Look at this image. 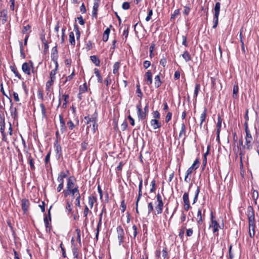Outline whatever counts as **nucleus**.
<instances>
[{"label":"nucleus","instance_id":"f257e3e1","mask_svg":"<svg viewBox=\"0 0 259 259\" xmlns=\"http://www.w3.org/2000/svg\"><path fill=\"white\" fill-rule=\"evenodd\" d=\"M209 228L212 229V232L215 236H218V231L220 229H223L224 228V224L221 226L215 219L213 215V213L211 211L210 213V223L209 226Z\"/></svg>","mask_w":259,"mask_h":259},{"label":"nucleus","instance_id":"f03ea898","mask_svg":"<svg viewBox=\"0 0 259 259\" xmlns=\"http://www.w3.org/2000/svg\"><path fill=\"white\" fill-rule=\"evenodd\" d=\"M76 179L74 176L67 178L66 189L63 191V193L64 194H66V193H68L70 190L78 186L76 184Z\"/></svg>","mask_w":259,"mask_h":259},{"label":"nucleus","instance_id":"7ed1b4c3","mask_svg":"<svg viewBox=\"0 0 259 259\" xmlns=\"http://www.w3.org/2000/svg\"><path fill=\"white\" fill-rule=\"evenodd\" d=\"M199 164V159H196L194 161V163L191 165V166L188 169V170H187V172H186V176L185 177V179H184V180L186 182L188 183L190 181L191 178H189V176L192 173L193 170L194 169H196L198 168Z\"/></svg>","mask_w":259,"mask_h":259},{"label":"nucleus","instance_id":"20e7f679","mask_svg":"<svg viewBox=\"0 0 259 259\" xmlns=\"http://www.w3.org/2000/svg\"><path fill=\"white\" fill-rule=\"evenodd\" d=\"M220 7L221 4L219 2H217L215 4V6L214 8V14L213 19V25L212 26L213 28H215L218 24L219 22V16L220 15Z\"/></svg>","mask_w":259,"mask_h":259},{"label":"nucleus","instance_id":"39448f33","mask_svg":"<svg viewBox=\"0 0 259 259\" xmlns=\"http://www.w3.org/2000/svg\"><path fill=\"white\" fill-rule=\"evenodd\" d=\"M246 215L248 220V224L251 223L252 225L253 222H255L254 212L252 206H248L247 209Z\"/></svg>","mask_w":259,"mask_h":259},{"label":"nucleus","instance_id":"423d86ee","mask_svg":"<svg viewBox=\"0 0 259 259\" xmlns=\"http://www.w3.org/2000/svg\"><path fill=\"white\" fill-rule=\"evenodd\" d=\"M117 233V238L119 242V245H121L123 242L124 238V233L123 228L121 226H118L116 228Z\"/></svg>","mask_w":259,"mask_h":259},{"label":"nucleus","instance_id":"0eeeda50","mask_svg":"<svg viewBox=\"0 0 259 259\" xmlns=\"http://www.w3.org/2000/svg\"><path fill=\"white\" fill-rule=\"evenodd\" d=\"M51 207H52V206L50 207V208L48 211L49 218H48V217L47 215H46L44 219L47 232H50L51 231V226L50 222L51 221V218L50 209H51Z\"/></svg>","mask_w":259,"mask_h":259},{"label":"nucleus","instance_id":"6e6552de","mask_svg":"<svg viewBox=\"0 0 259 259\" xmlns=\"http://www.w3.org/2000/svg\"><path fill=\"white\" fill-rule=\"evenodd\" d=\"M33 63L30 61L29 63L25 62L22 65V70L24 73L27 75L30 74L31 67H32Z\"/></svg>","mask_w":259,"mask_h":259},{"label":"nucleus","instance_id":"1a4fd4ad","mask_svg":"<svg viewBox=\"0 0 259 259\" xmlns=\"http://www.w3.org/2000/svg\"><path fill=\"white\" fill-rule=\"evenodd\" d=\"M69 96L68 94L62 95L61 97H60L59 99V105L58 106L61 105V102L63 101L62 107L63 109H65L67 107V104L69 102Z\"/></svg>","mask_w":259,"mask_h":259},{"label":"nucleus","instance_id":"9d476101","mask_svg":"<svg viewBox=\"0 0 259 259\" xmlns=\"http://www.w3.org/2000/svg\"><path fill=\"white\" fill-rule=\"evenodd\" d=\"M183 200L184 203V208L185 210L188 211L190 208V204L189 199V194L188 192H185L183 196Z\"/></svg>","mask_w":259,"mask_h":259},{"label":"nucleus","instance_id":"9b49d317","mask_svg":"<svg viewBox=\"0 0 259 259\" xmlns=\"http://www.w3.org/2000/svg\"><path fill=\"white\" fill-rule=\"evenodd\" d=\"M138 111H137V116L139 120H143V123L145 124V123H147L146 120H145L148 114L146 113L145 112L143 111L142 109H140Z\"/></svg>","mask_w":259,"mask_h":259},{"label":"nucleus","instance_id":"f8f14e48","mask_svg":"<svg viewBox=\"0 0 259 259\" xmlns=\"http://www.w3.org/2000/svg\"><path fill=\"white\" fill-rule=\"evenodd\" d=\"M70 195H71L73 198L78 195H80L78 186L75 187V188L70 190V191L68 192V193H66V194H64L65 197H66Z\"/></svg>","mask_w":259,"mask_h":259},{"label":"nucleus","instance_id":"ddd939ff","mask_svg":"<svg viewBox=\"0 0 259 259\" xmlns=\"http://www.w3.org/2000/svg\"><path fill=\"white\" fill-rule=\"evenodd\" d=\"M100 0H94V5L93 7V11H92V16L93 17L96 18L97 17L98 8L100 5Z\"/></svg>","mask_w":259,"mask_h":259},{"label":"nucleus","instance_id":"4468645a","mask_svg":"<svg viewBox=\"0 0 259 259\" xmlns=\"http://www.w3.org/2000/svg\"><path fill=\"white\" fill-rule=\"evenodd\" d=\"M69 172L68 170L61 171L58 175L57 178V181L59 183H63L64 182V179L67 177Z\"/></svg>","mask_w":259,"mask_h":259},{"label":"nucleus","instance_id":"2eb2a0df","mask_svg":"<svg viewBox=\"0 0 259 259\" xmlns=\"http://www.w3.org/2000/svg\"><path fill=\"white\" fill-rule=\"evenodd\" d=\"M253 143V138H245V145L243 147L247 150H250L252 149Z\"/></svg>","mask_w":259,"mask_h":259},{"label":"nucleus","instance_id":"dca6fc26","mask_svg":"<svg viewBox=\"0 0 259 259\" xmlns=\"http://www.w3.org/2000/svg\"><path fill=\"white\" fill-rule=\"evenodd\" d=\"M255 222H253L252 226L251 223L248 224V233L249 237L251 238H254L255 236Z\"/></svg>","mask_w":259,"mask_h":259},{"label":"nucleus","instance_id":"f3484780","mask_svg":"<svg viewBox=\"0 0 259 259\" xmlns=\"http://www.w3.org/2000/svg\"><path fill=\"white\" fill-rule=\"evenodd\" d=\"M10 101L11 103V106L10 109L11 115L14 119H16L18 117L17 110L16 107H13V104L11 99H10Z\"/></svg>","mask_w":259,"mask_h":259},{"label":"nucleus","instance_id":"a211bd4d","mask_svg":"<svg viewBox=\"0 0 259 259\" xmlns=\"http://www.w3.org/2000/svg\"><path fill=\"white\" fill-rule=\"evenodd\" d=\"M30 206V203L28 199H23L21 200V207L24 213L28 210Z\"/></svg>","mask_w":259,"mask_h":259},{"label":"nucleus","instance_id":"6ab92c4d","mask_svg":"<svg viewBox=\"0 0 259 259\" xmlns=\"http://www.w3.org/2000/svg\"><path fill=\"white\" fill-rule=\"evenodd\" d=\"M145 77L146 83L148 85H150L152 83V74L150 70L147 71L145 74Z\"/></svg>","mask_w":259,"mask_h":259},{"label":"nucleus","instance_id":"aec40b11","mask_svg":"<svg viewBox=\"0 0 259 259\" xmlns=\"http://www.w3.org/2000/svg\"><path fill=\"white\" fill-rule=\"evenodd\" d=\"M98 114L96 112H95L92 116L90 115H88L84 117V119L87 120L86 123L89 124L91 122H94L95 121L97 120Z\"/></svg>","mask_w":259,"mask_h":259},{"label":"nucleus","instance_id":"412c9836","mask_svg":"<svg viewBox=\"0 0 259 259\" xmlns=\"http://www.w3.org/2000/svg\"><path fill=\"white\" fill-rule=\"evenodd\" d=\"M59 120H60V132L62 134L66 132L67 128L65 125V122L64 120L63 117L62 115L60 114L59 115Z\"/></svg>","mask_w":259,"mask_h":259},{"label":"nucleus","instance_id":"4be33fe9","mask_svg":"<svg viewBox=\"0 0 259 259\" xmlns=\"http://www.w3.org/2000/svg\"><path fill=\"white\" fill-rule=\"evenodd\" d=\"M150 124L154 130L159 128L161 126V122L156 119H152L150 121Z\"/></svg>","mask_w":259,"mask_h":259},{"label":"nucleus","instance_id":"5701e85b","mask_svg":"<svg viewBox=\"0 0 259 259\" xmlns=\"http://www.w3.org/2000/svg\"><path fill=\"white\" fill-rule=\"evenodd\" d=\"M179 138H183V141L186 139V127L184 123L181 125V128L179 133Z\"/></svg>","mask_w":259,"mask_h":259},{"label":"nucleus","instance_id":"b1692460","mask_svg":"<svg viewBox=\"0 0 259 259\" xmlns=\"http://www.w3.org/2000/svg\"><path fill=\"white\" fill-rule=\"evenodd\" d=\"M58 68V62H56V65H55V68L52 70L50 73V79H53L55 81L56 78V75L57 72Z\"/></svg>","mask_w":259,"mask_h":259},{"label":"nucleus","instance_id":"393cba45","mask_svg":"<svg viewBox=\"0 0 259 259\" xmlns=\"http://www.w3.org/2000/svg\"><path fill=\"white\" fill-rule=\"evenodd\" d=\"M51 57L52 60L55 61L56 64V62H57V60L58 58V51L57 46H55L52 48L51 52Z\"/></svg>","mask_w":259,"mask_h":259},{"label":"nucleus","instance_id":"a878e982","mask_svg":"<svg viewBox=\"0 0 259 259\" xmlns=\"http://www.w3.org/2000/svg\"><path fill=\"white\" fill-rule=\"evenodd\" d=\"M26 157L28 159L29 164H30L31 169L32 170H34L35 169V166L34 164L33 159L32 158V157L31 156V153L27 152Z\"/></svg>","mask_w":259,"mask_h":259},{"label":"nucleus","instance_id":"bb28decb","mask_svg":"<svg viewBox=\"0 0 259 259\" xmlns=\"http://www.w3.org/2000/svg\"><path fill=\"white\" fill-rule=\"evenodd\" d=\"M72 251L74 258L76 259H81V257H79L78 248L76 245H73L72 247Z\"/></svg>","mask_w":259,"mask_h":259},{"label":"nucleus","instance_id":"cd10ccee","mask_svg":"<svg viewBox=\"0 0 259 259\" xmlns=\"http://www.w3.org/2000/svg\"><path fill=\"white\" fill-rule=\"evenodd\" d=\"M83 213V217L85 218L84 222L85 223L87 224L88 222V215L89 213H92V211H90L89 207L87 205H85Z\"/></svg>","mask_w":259,"mask_h":259},{"label":"nucleus","instance_id":"c85d7f7f","mask_svg":"<svg viewBox=\"0 0 259 259\" xmlns=\"http://www.w3.org/2000/svg\"><path fill=\"white\" fill-rule=\"evenodd\" d=\"M206 113H207V109L206 108H204V109L203 111L202 112V113L201 114L200 117V126H202V123L205 120L206 117Z\"/></svg>","mask_w":259,"mask_h":259},{"label":"nucleus","instance_id":"c756f323","mask_svg":"<svg viewBox=\"0 0 259 259\" xmlns=\"http://www.w3.org/2000/svg\"><path fill=\"white\" fill-rule=\"evenodd\" d=\"M96 201H97L96 197H95L94 196H90L89 197L88 203H89V205L90 206L91 208H93V207L94 206V202Z\"/></svg>","mask_w":259,"mask_h":259},{"label":"nucleus","instance_id":"7c9ffc66","mask_svg":"<svg viewBox=\"0 0 259 259\" xmlns=\"http://www.w3.org/2000/svg\"><path fill=\"white\" fill-rule=\"evenodd\" d=\"M197 224L198 225H201L203 222V219H202V211L200 208L198 209V212H197Z\"/></svg>","mask_w":259,"mask_h":259},{"label":"nucleus","instance_id":"2f4dec72","mask_svg":"<svg viewBox=\"0 0 259 259\" xmlns=\"http://www.w3.org/2000/svg\"><path fill=\"white\" fill-rule=\"evenodd\" d=\"M90 59L92 61V62L95 64L96 66H100V61L96 56H91L90 57Z\"/></svg>","mask_w":259,"mask_h":259},{"label":"nucleus","instance_id":"473e14b6","mask_svg":"<svg viewBox=\"0 0 259 259\" xmlns=\"http://www.w3.org/2000/svg\"><path fill=\"white\" fill-rule=\"evenodd\" d=\"M110 32V29L109 28H107L106 30L104 31L103 35V40L104 41H107L108 40Z\"/></svg>","mask_w":259,"mask_h":259},{"label":"nucleus","instance_id":"72a5a7b5","mask_svg":"<svg viewBox=\"0 0 259 259\" xmlns=\"http://www.w3.org/2000/svg\"><path fill=\"white\" fill-rule=\"evenodd\" d=\"M161 84L159 74L156 75L154 78V85L156 88H159Z\"/></svg>","mask_w":259,"mask_h":259},{"label":"nucleus","instance_id":"f704fd0d","mask_svg":"<svg viewBox=\"0 0 259 259\" xmlns=\"http://www.w3.org/2000/svg\"><path fill=\"white\" fill-rule=\"evenodd\" d=\"M94 73L95 74L96 76L98 78V82H100V83H102L103 82V78L100 74L99 70L97 68H95L94 69Z\"/></svg>","mask_w":259,"mask_h":259},{"label":"nucleus","instance_id":"c9c22d12","mask_svg":"<svg viewBox=\"0 0 259 259\" xmlns=\"http://www.w3.org/2000/svg\"><path fill=\"white\" fill-rule=\"evenodd\" d=\"M11 70L15 74V76H17L19 79H21V76L18 72L16 67L15 65L10 66Z\"/></svg>","mask_w":259,"mask_h":259},{"label":"nucleus","instance_id":"e433bc0d","mask_svg":"<svg viewBox=\"0 0 259 259\" xmlns=\"http://www.w3.org/2000/svg\"><path fill=\"white\" fill-rule=\"evenodd\" d=\"M222 120L221 116L220 115H218V122H217V133H218V134L220 133L221 128V126H222Z\"/></svg>","mask_w":259,"mask_h":259},{"label":"nucleus","instance_id":"4c0bfd02","mask_svg":"<svg viewBox=\"0 0 259 259\" xmlns=\"http://www.w3.org/2000/svg\"><path fill=\"white\" fill-rule=\"evenodd\" d=\"M69 41L71 45L74 46L75 44V40L74 38V34L73 32H70L69 35Z\"/></svg>","mask_w":259,"mask_h":259},{"label":"nucleus","instance_id":"58836bf2","mask_svg":"<svg viewBox=\"0 0 259 259\" xmlns=\"http://www.w3.org/2000/svg\"><path fill=\"white\" fill-rule=\"evenodd\" d=\"M200 90V85L199 83H196L195 87V90L194 93V98L196 100L197 97L198 96V93Z\"/></svg>","mask_w":259,"mask_h":259},{"label":"nucleus","instance_id":"ea45409f","mask_svg":"<svg viewBox=\"0 0 259 259\" xmlns=\"http://www.w3.org/2000/svg\"><path fill=\"white\" fill-rule=\"evenodd\" d=\"M163 206V203H158L157 206L155 207V209L157 212V214H160L162 212Z\"/></svg>","mask_w":259,"mask_h":259},{"label":"nucleus","instance_id":"a19ab883","mask_svg":"<svg viewBox=\"0 0 259 259\" xmlns=\"http://www.w3.org/2000/svg\"><path fill=\"white\" fill-rule=\"evenodd\" d=\"M182 55L186 62H188L191 60V57L187 51H185Z\"/></svg>","mask_w":259,"mask_h":259},{"label":"nucleus","instance_id":"79ce46f5","mask_svg":"<svg viewBox=\"0 0 259 259\" xmlns=\"http://www.w3.org/2000/svg\"><path fill=\"white\" fill-rule=\"evenodd\" d=\"M55 80L50 79L46 84V90L48 92L50 91L51 87L53 85Z\"/></svg>","mask_w":259,"mask_h":259},{"label":"nucleus","instance_id":"37998d69","mask_svg":"<svg viewBox=\"0 0 259 259\" xmlns=\"http://www.w3.org/2000/svg\"><path fill=\"white\" fill-rule=\"evenodd\" d=\"M102 225V221H101V219H99V222L97 224V232L96 234L95 239H96V241H98V237H99V234L100 232V228L101 227Z\"/></svg>","mask_w":259,"mask_h":259},{"label":"nucleus","instance_id":"c03bdc74","mask_svg":"<svg viewBox=\"0 0 259 259\" xmlns=\"http://www.w3.org/2000/svg\"><path fill=\"white\" fill-rule=\"evenodd\" d=\"M119 67H120V63L119 62H115L113 65V73L114 74L118 73Z\"/></svg>","mask_w":259,"mask_h":259},{"label":"nucleus","instance_id":"a18cd8bd","mask_svg":"<svg viewBox=\"0 0 259 259\" xmlns=\"http://www.w3.org/2000/svg\"><path fill=\"white\" fill-rule=\"evenodd\" d=\"M87 91V87L86 83H84L83 85H80L79 87V95H81L82 94L85 93Z\"/></svg>","mask_w":259,"mask_h":259},{"label":"nucleus","instance_id":"49530a36","mask_svg":"<svg viewBox=\"0 0 259 259\" xmlns=\"http://www.w3.org/2000/svg\"><path fill=\"white\" fill-rule=\"evenodd\" d=\"M75 231L77 234V241L79 243V247L81 246V237H80V230L79 229L77 228L75 230Z\"/></svg>","mask_w":259,"mask_h":259},{"label":"nucleus","instance_id":"de8ad7c7","mask_svg":"<svg viewBox=\"0 0 259 259\" xmlns=\"http://www.w3.org/2000/svg\"><path fill=\"white\" fill-rule=\"evenodd\" d=\"M142 184H143V180H142V178H141L140 180V183H139V192H138V196L139 199H140L141 196H142Z\"/></svg>","mask_w":259,"mask_h":259},{"label":"nucleus","instance_id":"09e8293b","mask_svg":"<svg viewBox=\"0 0 259 259\" xmlns=\"http://www.w3.org/2000/svg\"><path fill=\"white\" fill-rule=\"evenodd\" d=\"M74 30L76 33V39H78L80 37V33L78 25L76 24L74 25Z\"/></svg>","mask_w":259,"mask_h":259},{"label":"nucleus","instance_id":"8fccbe9b","mask_svg":"<svg viewBox=\"0 0 259 259\" xmlns=\"http://www.w3.org/2000/svg\"><path fill=\"white\" fill-rule=\"evenodd\" d=\"M19 45H20V51L21 56L23 58H25V53L24 52V47H23V43L21 41H19Z\"/></svg>","mask_w":259,"mask_h":259},{"label":"nucleus","instance_id":"3c124183","mask_svg":"<svg viewBox=\"0 0 259 259\" xmlns=\"http://www.w3.org/2000/svg\"><path fill=\"white\" fill-rule=\"evenodd\" d=\"M40 107L41 108V111L42 117H46L47 116V112L45 106L43 103L40 104Z\"/></svg>","mask_w":259,"mask_h":259},{"label":"nucleus","instance_id":"603ef678","mask_svg":"<svg viewBox=\"0 0 259 259\" xmlns=\"http://www.w3.org/2000/svg\"><path fill=\"white\" fill-rule=\"evenodd\" d=\"M199 192H200V187H197L196 191L195 192V196H194V197L193 199V204H195L197 202Z\"/></svg>","mask_w":259,"mask_h":259},{"label":"nucleus","instance_id":"864d4df0","mask_svg":"<svg viewBox=\"0 0 259 259\" xmlns=\"http://www.w3.org/2000/svg\"><path fill=\"white\" fill-rule=\"evenodd\" d=\"M65 209L68 214H69L72 211L71 203L68 201L66 202Z\"/></svg>","mask_w":259,"mask_h":259},{"label":"nucleus","instance_id":"5fc2aeb1","mask_svg":"<svg viewBox=\"0 0 259 259\" xmlns=\"http://www.w3.org/2000/svg\"><path fill=\"white\" fill-rule=\"evenodd\" d=\"M185 227H181L179 229V236L181 239H183L185 233Z\"/></svg>","mask_w":259,"mask_h":259},{"label":"nucleus","instance_id":"6e6d98bb","mask_svg":"<svg viewBox=\"0 0 259 259\" xmlns=\"http://www.w3.org/2000/svg\"><path fill=\"white\" fill-rule=\"evenodd\" d=\"M76 198L75 200V205L78 207H80V199H81V195H78L77 196H76Z\"/></svg>","mask_w":259,"mask_h":259},{"label":"nucleus","instance_id":"4d7b16f0","mask_svg":"<svg viewBox=\"0 0 259 259\" xmlns=\"http://www.w3.org/2000/svg\"><path fill=\"white\" fill-rule=\"evenodd\" d=\"M153 15V10L151 8H148V14L147 17H146L145 20L146 21H149L151 18V16Z\"/></svg>","mask_w":259,"mask_h":259},{"label":"nucleus","instance_id":"13d9d810","mask_svg":"<svg viewBox=\"0 0 259 259\" xmlns=\"http://www.w3.org/2000/svg\"><path fill=\"white\" fill-rule=\"evenodd\" d=\"M180 14V10L177 9L175 10L173 13V14H171L170 17V20L175 19L176 17L178 16Z\"/></svg>","mask_w":259,"mask_h":259},{"label":"nucleus","instance_id":"bf43d9fd","mask_svg":"<svg viewBox=\"0 0 259 259\" xmlns=\"http://www.w3.org/2000/svg\"><path fill=\"white\" fill-rule=\"evenodd\" d=\"M88 143L85 141H83L81 144V148L82 151H85L88 149Z\"/></svg>","mask_w":259,"mask_h":259},{"label":"nucleus","instance_id":"052dcab7","mask_svg":"<svg viewBox=\"0 0 259 259\" xmlns=\"http://www.w3.org/2000/svg\"><path fill=\"white\" fill-rule=\"evenodd\" d=\"M74 71L73 70L72 73L70 75L66 77V79L64 82V83H66L67 81L71 80V79H72L74 77Z\"/></svg>","mask_w":259,"mask_h":259},{"label":"nucleus","instance_id":"680f3d73","mask_svg":"<svg viewBox=\"0 0 259 259\" xmlns=\"http://www.w3.org/2000/svg\"><path fill=\"white\" fill-rule=\"evenodd\" d=\"M152 115L154 119H159L160 117V114L157 110L153 111L152 112Z\"/></svg>","mask_w":259,"mask_h":259},{"label":"nucleus","instance_id":"e2e57ef3","mask_svg":"<svg viewBox=\"0 0 259 259\" xmlns=\"http://www.w3.org/2000/svg\"><path fill=\"white\" fill-rule=\"evenodd\" d=\"M67 124L68 126L69 129L70 130H73L75 127V125L71 120H69L67 122Z\"/></svg>","mask_w":259,"mask_h":259},{"label":"nucleus","instance_id":"0e129e2a","mask_svg":"<svg viewBox=\"0 0 259 259\" xmlns=\"http://www.w3.org/2000/svg\"><path fill=\"white\" fill-rule=\"evenodd\" d=\"M5 122H0V132L1 133V134L5 133Z\"/></svg>","mask_w":259,"mask_h":259},{"label":"nucleus","instance_id":"69168bd1","mask_svg":"<svg viewBox=\"0 0 259 259\" xmlns=\"http://www.w3.org/2000/svg\"><path fill=\"white\" fill-rule=\"evenodd\" d=\"M172 115V114L170 112H168L167 113V115L165 117V122L166 123L168 122L171 120Z\"/></svg>","mask_w":259,"mask_h":259},{"label":"nucleus","instance_id":"338daca9","mask_svg":"<svg viewBox=\"0 0 259 259\" xmlns=\"http://www.w3.org/2000/svg\"><path fill=\"white\" fill-rule=\"evenodd\" d=\"M190 10H191V9H190V8L189 7H188V6H185L184 7V12H183L184 14L185 15H188L190 13Z\"/></svg>","mask_w":259,"mask_h":259},{"label":"nucleus","instance_id":"774afa93","mask_svg":"<svg viewBox=\"0 0 259 259\" xmlns=\"http://www.w3.org/2000/svg\"><path fill=\"white\" fill-rule=\"evenodd\" d=\"M130 7V3L128 2H124L122 5V8L124 10H128Z\"/></svg>","mask_w":259,"mask_h":259}]
</instances>
